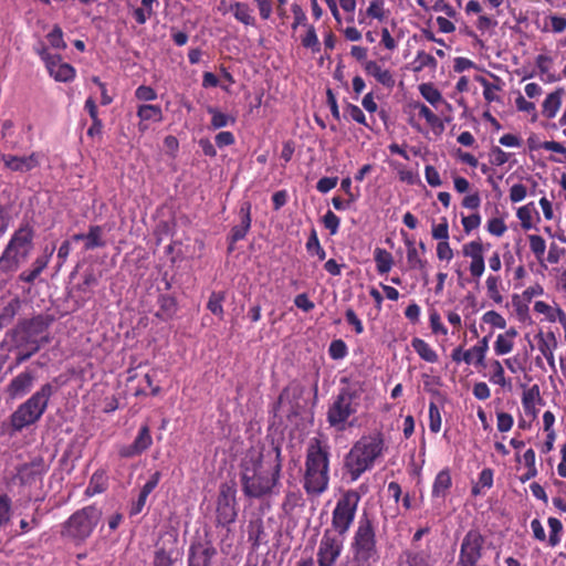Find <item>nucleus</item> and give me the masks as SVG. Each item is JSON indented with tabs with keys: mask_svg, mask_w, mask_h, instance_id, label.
Returning <instances> with one entry per match:
<instances>
[{
	"mask_svg": "<svg viewBox=\"0 0 566 566\" xmlns=\"http://www.w3.org/2000/svg\"><path fill=\"white\" fill-rule=\"evenodd\" d=\"M534 311L545 315L546 319L552 323L556 321L560 323L562 314H566L560 307H552L543 301L534 303Z\"/></svg>",
	"mask_w": 566,
	"mask_h": 566,
	"instance_id": "72a5a7b5",
	"label": "nucleus"
},
{
	"mask_svg": "<svg viewBox=\"0 0 566 566\" xmlns=\"http://www.w3.org/2000/svg\"><path fill=\"white\" fill-rule=\"evenodd\" d=\"M484 537L476 530H470L463 537L460 554L459 566H479L482 558Z\"/></svg>",
	"mask_w": 566,
	"mask_h": 566,
	"instance_id": "f8f14e48",
	"label": "nucleus"
},
{
	"mask_svg": "<svg viewBox=\"0 0 566 566\" xmlns=\"http://www.w3.org/2000/svg\"><path fill=\"white\" fill-rule=\"evenodd\" d=\"M374 260L379 274H387L394 265V258L391 253L382 248L375 249Z\"/></svg>",
	"mask_w": 566,
	"mask_h": 566,
	"instance_id": "c85d7f7f",
	"label": "nucleus"
},
{
	"mask_svg": "<svg viewBox=\"0 0 566 566\" xmlns=\"http://www.w3.org/2000/svg\"><path fill=\"white\" fill-rule=\"evenodd\" d=\"M21 308V302L19 298H12L7 305L2 308L0 313V322L4 324H9L14 316L19 313Z\"/></svg>",
	"mask_w": 566,
	"mask_h": 566,
	"instance_id": "ea45409f",
	"label": "nucleus"
},
{
	"mask_svg": "<svg viewBox=\"0 0 566 566\" xmlns=\"http://www.w3.org/2000/svg\"><path fill=\"white\" fill-rule=\"evenodd\" d=\"M46 471V467L41 458L34 459L30 463L22 464L19 467L17 472V479L23 485L32 484L35 480L42 476Z\"/></svg>",
	"mask_w": 566,
	"mask_h": 566,
	"instance_id": "aec40b11",
	"label": "nucleus"
},
{
	"mask_svg": "<svg viewBox=\"0 0 566 566\" xmlns=\"http://www.w3.org/2000/svg\"><path fill=\"white\" fill-rule=\"evenodd\" d=\"M106 240L104 239V229L101 226H91L85 233L84 249L86 251L97 248H104Z\"/></svg>",
	"mask_w": 566,
	"mask_h": 566,
	"instance_id": "cd10ccee",
	"label": "nucleus"
},
{
	"mask_svg": "<svg viewBox=\"0 0 566 566\" xmlns=\"http://www.w3.org/2000/svg\"><path fill=\"white\" fill-rule=\"evenodd\" d=\"M306 249H307L308 253L317 255V258L321 261H323L326 258V252L322 248L315 231L312 233L311 238L308 239V241L306 243Z\"/></svg>",
	"mask_w": 566,
	"mask_h": 566,
	"instance_id": "864d4df0",
	"label": "nucleus"
},
{
	"mask_svg": "<svg viewBox=\"0 0 566 566\" xmlns=\"http://www.w3.org/2000/svg\"><path fill=\"white\" fill-rule=\"evenodd\" d=\"M323 223L329 230V233L334 235L338 232L340 219L333 211L328 210L323 217Z\"/></svg>",
	"mask_w": 566,
	"mask_h": 566,
	"instance_id": "13d9d810",
	"label": "nucleus"
},
{
	"mask_svg": "<svg viewBox=\"0 0 566 566\" xmlns=\"http://www.w3.org/2000/svg\"><path fill=\"white\" fill-rule=\"evenodd\" d=\"M482 319L484 323L491 324L497 328H504L506 326V321L504 317L495 311H489L484 313Z\"/></svg>",
	"mask_w": 566,
	"mask_h": 566,
	"instance_id": "bf43d9fd",
	"label": "nucleus"
},
{
	"mask_svg": "<svg viewBox=\"0 0 566 566\" xmlns=\"http://www.w3.org/2000/svg\"><path fill=\"white\" fill-rule=\"evenodd\" d=\"M35 377L31 371H22L11 379L7 386V392L11 399L25 396L33 387Z\"/></svg>",
	"mask_w": 566,
	"mask_h": 566,
	"instance_id": "6ab92c4d",
	"label": "nucleus"
},
{
	"mask_svg": "<svg viewBox=\"0 0 566 566\" xmlns=\"http://www.w3.org/2000/svg\"><path fill=\"white\" fill-rule=\"evenodd\" d=\"M56 379L52 382H45L39 387L24 402L18 406L10 416V426L13 431L36 423L48 409L51 397L57 391Z\"/></svg>",
	"mask_w": 566,
	"mask_h": 566,
	"instance_id": "20e7f679",
	"label": "nucleus"
},
{
	"mask_svg": "<svg viewBox=\"0 0 566 566\" xmlns=\"http://www.w3.org/2000/svg\"><path fill=\"white\" fill-rule=\"evenodd\" d=\"M33 249V233L29 227L19 228L0 255V272L10 274L24 263Z\"/></svg>",
	"mask_w": 566,
	"mask_h": 566,
	"instance_id": "423d86ee",
	"label": "nucleus"
},
{
	"mask_svg": "<svg viewBox=\"0 0 566 566\" xmlns=\"http://www.w3.org/2000/svg\"><path fill=\"white\" fill-rule=\"evenodd\" d=\"M151 444L153 438L150 430L149 427L145 424L140 427L138 434L134 439L133 443L119 447L118 454L122 458H134L148 450Z\"/></svg>",
	"mask_w": 566,
	"mask_h": 566,
	"instance_id": "a211bd4d",
	"label": "nucleus"
},
{
	"mask_svg": "<svg viewBox=\"0 0 566 566\" xmlns=\"http://www.w3.org/2000/svg\"><path fill=\"white\" fill-rule=\"evenodd\" d=\"M344 115L358 124L368 126L364 112L357 105L348 104L344 111Z\"/></svg>",
	"mask_w": 566,
	"mask_h": 566,
	"instance_id": "5fc2aeb1",
	"label": "nucleus"
},
{
	"mask_svg": "<svg viewBox=\"0 0 566 566\" xmlns=\"http://www.w3.org/2000/svg\"><path fill=\"white\" fill-rule=\"evenodd\" d=\"M359 501L360 495L356 490L345 491L337 500L332 512L331 527L325 531H332V533H336L346 538L354 523Z\"/></svg>",
	"mask_w": 566,
	"mask_h": 566,
	"instance_id": "6e6552de",
	"label": "nucleus"
},
{
	"mask_svg": "<svg viewBox=\"0 0 566 566\" xmlns=\"http://www.w3.org/2000/svg\"><path fill=\"white\" fill-rule=\"evenodd\" d=\"M50 45L57 50L66 48V43L63 40V31L59 25H54L52 31L46 35Z\"/></svg>",
	"mask_w": 566,
	"mask_h": 566,
	"instance_id": "de8ad7c7",
	"label": "nucleus"
},
{
	"mask_svg": "<svg viewBox=\"0 0 566 566\" xmlns=\"http://www.w3.org/2000/svg\"><path fill=\"white\" fill-rule=\"evenodd\" d=\"M208 113L211 115V128L220 129L235 123V118L231 115L220 112L216 107H208Z\"/></svg>",
	"mask_w": 566,
	"mask_h": 566,
	"instance_id": "473e14b6",
	"label": "nucleus"
},
{
	"mask_svg": "<svg viewBox=\"0 0 566 566\" xmlns=\"http://www.w3.org/2000/svg\"><path fill=\"white\" fill-rule=\"evenodd\" d=\"M431 234L439 242L449 240V226L446 218H442L440 223L432 226Z\"/></svg>",
	"mask_w": 566,
	"mask_h": 566,
	"instance_id": "603ef678",
	"label": "nucleus"
},
{
	"mask_svg": "<svg viewBox=\"0 0 566 566\" xmlns=\"http://www.w3.org/2000/svg\"><path fill=\"white\" fill-rule=\"evenodd\" d=\"M217 549L209 541L193 542L189 547L188 566H212Z\"/></svg>",
	"mask_w": 566,
	"mask_h": 566,
	"instance_id": "f3484780",
	"label": "nucleus"
},
{
	"mask_svg": "<svg viewBox=\"0 0 566 566\" xmlns=\"http://www.w3.org/2000/svg\"><path fill=\"white\" fill-rule=\"evenodd\" d=\"M160 478H161V474L159 471H156L150 475L149 480L142 488L137 501L135 503H133V505H132V509H130L132 515L139 514L143 511L148 495L158 485Z\"/></svg>",
	"mask_w": 566,
	"mask_h": 566,
	"instance_id": "4be33fe9",
	"label": "nucleus"
},
{
	"mask_svg": "<svg viewBox=\"0 0 566 566\" xmlns=\"http://www.w3.org/2000/svg\"><path fill=\"white\" fill-rule=\"evenodd\" d=\"M302 45L311 49L314 53L319 51V41L313 25H307L306 34L302 38Z\"/></svg>",
	"mask_w": 566,
	"mask_h": 566,
	"instance_id": "c03bdc74",
	"label": "nucleus"
},
{
	"mask_svg": "<svg viewBox=\"0 0 566 566\" xmlns=\"http://www.w3.org/2000/svg\"><path fill=\"white\" fill-rule=\"evenodd\" d=\"M488 295L495 303L500 304L503 302V296L500 292L501 279L497 275H489L485 280Z\"/></svg>",
	"mask_w": 566,
	"mask_h": 566,
	"instance_id": "4c0bfd02",
	"label": "nucleus"
},
{
	"mask_svg": "<svg viewBox=\"0 0 566 566\" xmlns=\"http://www.w3.org/2000/svg\"><path fill=\"white\" fill-rule=\"evenodd\" d=\"M531 251L535 254L536 259L541 261L546 250V242L541 235H528Z\"/></svg>",
	"mask_w": 566,
	"mask_h": 566,
	"instance_id": "49530a36",
	"label": "nucleus"
},
{
	"mask_svg": "<svg viewBox=\"0 0 566 566\" xmlns=\"http://www.w3.org/2000/svg\"><path fill=\"white\" fill-rule=\"evenodd\" d=\"M365 71L367 74L374 76L381 85L388 88L394 87L395 78L389 70L382 69L377 62L366 61Z\"/></svg>",
	"mask_w": 566,
	"mask_h": 566,
	"instance_id": "393cba45",
	"label": "nucleus"
},
{
	"mask_svg": "<svg viewBox=\"0 0 566 566\" xmlns=\"http://www.w3.org/2000/svg\"><path fill=\"white\" fill-rule=\"evenodd\" d=\"M14 124L11 119H6L1 124V138L4 142L6 148L15 150L20 147L19 140L14 138Z\"/></svg>",
	"mask_w": 566,
	"mask_h": 566,
	"instance_id": "2f4dec72",
	"label": "nucleus"
},
{
	"mask_svg": "<svg viewBox=\"0 0 566 566\" xmlns=\"http://www.w3.org/2000/svg\"><path fill=\"white\" fill-rule=\"evenodd\" d=\"M407 261L409 268L412 270L424 271L427 266V261L423 260L417 249H408L407 250Z\"/></svg>",
	"mask_w": 566,
	"mask_h": 566,
	"instance_id": "8fccbe9b",
	"label": "nucleus"
},
{
	"mask_svg": "<svg viewBox=\"0 0 566 566\" xmlns=\"http://www.w3.org/2000/svg\"><path fill=\"white\" fill-rule=\"evenodd\" d=\"M462 254L471 260L470 274L474 279H480L485 270L484 247L481 240H473L462 247Z\"/></svg>",
	"mask_w": 566,
	"mask_h": 566,
	"instance_id": "dca6fc26",
	"label": "nucleus"
},
{
	"mask_svg": "<svg viewBox=\"0 0 566 566\" xmlns=\"http://www.w3.org/2000/svg\"><path fill=\"white\" fill-rule=\"evenodd\" d=\"M223 300H224L223 293L212 292L209 297L208 304H207L208 310L212 314L219 316L220 318L223 317V307H222Z\"/></svg>",
	"mask_w": 566,
	"mask_h": 566,
	"instance_id": "37998d69",
	"label": "nucleus"
},
{
	"mask_svg": "<svg viewBox=\"0 0 566 566\" xmlns=\"http://www.w3.org/2000/svg\"><path fill=\"white\" fill-rule=\"evenodd\" d=\"M12 500L7 494H0V530L6 528L12 518Z\"/></svg>",
	"mask_w": 566,
	"mask_h": 566,
	"instance_id": "c9c22d12",
	"label": "nucleus"
},
{
	"mask_svg": "<svg viewBox=\"0 0 566 566\" xmlns=\"http://www.w3.org/2000/svg\"><path fill=\"white\" fill-rule=\"evenodd\" d=\"M486 229L491 234L502 237L507 228L502 219L493 218L488 221Z\"/></svg>",
	"mask_w": 566,
	"mask_h": 566,
	"instance_id": "680f3d73",
	"label": "nucleus"
},
{
	"mask_svg": "<svg viewBox=\"0 0 566 566\" xmlns=\"http://www.w3.org/2000/svg\"><path fill=\"white\" fill-rule=\"evenodd\" d=\"M562 90L555 91L546 96L543 103V115L546 118H554L562 105Z\"/></svg>",
	"mask_w": 566,
	"mask_h": 566,
	"instance_id": "c756f323",
	"label": "nucleus"
},
{
	"mask_svg": "<svg viewBox=\"0 0 566 566\" xmlns=\"http://www.w3.org/2000/svg\"><path fill=\"white\" fill-rule=\"evenodd\" d=\"M497 430L501 432H507L512 429L514 420L510 413L499 412L497 416Z\"/></svg>",
	"mask_w": 566,
	"mask_h": 566,
	"instance_id": "69168bd1",
	"label": "nucleus"
},
{
	"mask_svg": "<svg viewBox=\"0 0 566 566\" xmlns=\"http://www.w3.org/2000/svg\"><path fill=\"white\" fill-rule=\"evenodd\" d=\"M53 252L54 248H45L43 254L34 260L31 269L20 273L19 280L25 283H33L41 272L48 266Z\"/></svg>",
	"mask_w": 566,
	"mask_h": 566,
	"instance_id": "412c9836",
	"label": "nucleus"
},
{
	"mask_svg": "<svg viewBox=\"0 0 566 566\" xmlns=\"http://www.w3.org/2000/svg\"><path fill=\"white\" fill-rule=\"evenodd\" d=\"M42 154L33 151L28 156H18L0 153V160L3 167L11 172L27 174L38 168L42 160Z\"/></svg>",
	"mask_w": 566,
	"mask_h": 566,
	"instance_id": "2eb2a0df",
	"label": "nucleus"
},
{
	"mask_svg": "<svg viewBox=\"0 0 566 566\" xmlns=\"http://www.w3.org/2000/svg\"><path fill=\"white\" fill-rule=\"evenodd\" d=\"M44 62L49 74L57 82H70L75 76L74 67L62 61L60 55L51 54L44 45L35 49Z\"/></svg>",
	"mask_w": 566,
	"mask_h": 566,
	"instance_id": "ddd939ff",
	"label": "nucleus"
},
{
	"mask_svg": "<svg viewBox=\"0 0 566 566\" xmlns=\"http://www.w3.org/2000/svg\"><path fill=\"white\" fill-rule=\"evenodd\" d=\"M385 449V439L380 432L360 437L344 460V468L350 481L358 480L365 472L371 470L384 455Z\"/></svg>",
	"mask_w": 566,
	"mask_h": 566,
	"instance_id": "7ed1b4c3",
	"label": "nucleus"
},
{
	"mask_svg": "<svg viewBox=\"0 0 566 566\" xmlns=\"http://www.w3.org/2000/svg\"><path fill=\"white\" fill-rule=\"evenodd\" d=\"M345 537L324 531L317 546V566H335L344 551Z\"/></svg>",
	"mask_w": 566,
	"mask_h": 566,
	"instance_id": "9b49d317",
	"label": "nucleus"
},
{
	"mask_svg": "<svg viewBox=\"0 0 566 566\" xmlns=\"http://www.w3.org/2000/svg\"><path fill=\"white\" fill-rule=\"evenodd\" d=\"M492 369V374L490 376V381L494 385H499L501 387L511 388V381L507 380L504 376V369L499 360H493L490 365Z\"/></svg>",
	"mask_w": 566,
	"mask_h": 566,
	"instance_id": "e433bc0d",
	"label": "nucleus"
},
{
	"mask_svg": "<svg viewBox=\"0 0 566 566\" xmlns=\"http://www.w3.org/2000/svg\"><path fill=\"white\" fill-rule=\"evenodd\" d=\"M328 453L315 440L307 449L304 489L308 494L319 495L328 486Z\"/></svg>",
	"mask_w": 566,
	"mask_h": 566,
	"instance_id": "39448f33",
	"label": "nucleus"
},
{
	"mask_svg": "<svg viewBox=\"0 0 566 566\" xmlns=\"http://www.w3.org/2000/svg\"><path fill=\"white\" fill-rule=\"evenodd\" d=\"M359 406V391L347 387L343 388L327 411V421L331 427L343 431L350 416L355 415Z\"/></svg>",
	"mask_w": 566,
	"mask_h": 566,
	"instance_id": "9d476101",
	"label": "nucleus"
},
{
	"mask_svg": "<svg viewBox=\"0 0 566 566\" xmlns=\"http://www.w3.org/2000/svg\"><path fill=\"white\" fill-rule=\"evenodd\" d=\"M52 322L53 317L50 315H36L29 319H21L13 329L7 333V337L11 340V350L17 353V366L30 359L41 349L42 345L50 342L45 333Z\"/></svg>",
	"mask_w": 566,
	"mask_h": 566,
	"instance_id": "f03ea898",
	"label": "nucleus"
},
{
	"mask_svg": "<svg viewBox=\"0 0 566 566\" xmlns=\"http://www.w3.org/2000/svg\"><path fill=\"white\" fill-rule=\"evenodd\" d=\"M430 326L433 333L436 334H442L447 335L448 329L444 327V325L441 323V317L438 312L433 311L430 313L429 316Z\"/></svg>",
	"mask_w": 566,
	"mask_h": 566,
	"instance_id": "338daca9",
	"label": "nucleus"
},
{
	"mask_svg": "<svg viewBox=\"0 0 566 566\" xmlns=\"http://www.w3.org/2000/svg\"><path fill=\"white\" fill-rule=\"evenodd\" d=\"M452 485V479L448 469L441 470L433 481L432 497L442 499L447 496L449 489Z\"/></svg>",
	"mask_w": 566,
	"mask_h": 566,
	"instance_id": "a878e982",
	"label": "nucleus"
},
{
	"mask_svg": "<svg viewBox=\"0 0 566 566\" xmlns=\"http://www.w3.org/2000/svg\"><path fill=\"white\" fill-rule=\"evenodd\" d=\"M483 85V96L488 102H495L499 101L500 97L496 95V92L500 90V87L496 84L490 83L486 80H482Z\"/></svg>",
	"mask_w": 566,
	"mask_h": 566,
	"instance_id": "0e129e2a",
	"label": "nucleus"
},
{
	"mask_svg": "<svg viewBox=\"0 0 566 566\" xmlns=\"http://www.w3.org/2000/svg\"><path fill=\"white\" fill-rule=\"evenodd\" d=\"M235 517V490L222 484L217 501V521L221 525H228L233 523Z\"/></svg>",
	"mask_w": 566,
	"mask_h": 566,
	"instance_id": "4468645a",
	"label": "nucleus"
},
{
	"mask_svg": "<svg viewBox=\"0 0 566 566\" xmlns=\"http://www.w3.org/2000/svg\"><path fill=\"white\" fill-rule=\"evenodd\" d=\"M429 428L434 433L441 429V415L434 402L429 403Z\"/></svg>",
	"mask_w": 566,
	"mask_h": 566,
	"instance_id": "3c124183",
	"label": "nucleus"
},
{
	"mask_svg": "<svg viewBox=\"0 0 566 566\" xmlns=\"http://www.w3.org/2000/svg\"><path fill=\"white\" fill-rule=\"evenodd\" d=\"M230 11H232L234 18L239 22L245 25L254 24V18L252 17L251 9L247 3L235 2L230 7Z\"/></svg>",
	"mask_w": 566,
	"mask_h": 566,
	"instance_id": "f704fd0d",
	"label": "nucleus"
},
{
	"mask_svg": "<svg viewBox=\"0 0 566 566\" xmlns=\"http://www.w3.org/2000/svg\"><path fill=\"white\" fill-rule=\"evenodd\" d=\"M481 224V217L479 213H473L462 218V226L467 233H470Z\"/></svg>",
	"mask_w": 566,
	"mask_h": 566,
	"instance_id": "774afa93",
	"label": "nucleus"
},
{
	"mask_svg": "<svg viewBox=\"0 0 566 566\" xmlns=\"http://www.w3.org/2000/svg\"><path fill=\"white\" fill-rule=\"evenodd\" d=\"M135 96L139 101L151 102L157 98V93L150 86L140 85L136 88Z\"/></svg>",
	"mask_w": 566,
	"mask_h": 566,
	"instance_id": "e2e57ef3",
	"label": "nucleus"
},
{
	"mask_svg": "<svg viewBox=\"0 0 566 566\" xmlns=\"http://www.w3.org/2000/svg\"><path fill=\"white\" fill-rule=\"evenodd\" d=\"M549 526V537L548 543L552 547H555L560 542V533L563 531L562 522L556 517H549L548 521Z\"/></svg>",
	"mask_w": 566,
	"mask_h": 566,
	"instance_id": "a19ab883",
	"label": "nucleus"
},
{
	"mask_svg": "<svg viewBox=\"0 0 566 566\" xmlns=\"http://www.w3.org/2000/svg\"><path fill=\"white\" fill-rule=\"evenodd\" d=\"M102 520V511L88 505L74 512L62 525L63 537L81 544L86 541Z\"/></svg>",
	"mask_w": 566,
	"mask_h": 566,
	"instance_id": "0eeeda50",
	"label": "nucleus"
},
{
	"mask_svg": "<svg viewBox=\"0 0 566 566\" xmlns=\"http://www.w3.org/2000/svg\"><path fill=\"white\" fill-rule=\"evenodd\" d=\"M242 492L250 499L277 495L281 485L282 458L277 446L251 448L240 464Z\"/></svg>",
	"mask_w": 566,
	"mask_h": 566,
	"instance_id": "f257e3e1",
	"label": "nucleus"
},
{
	"mask_svg": "<svg viewBox=\"0 0 566 566\" xmlns=\"http://www.w3.org/2000/svg\"><path fill=\"white\" fill-rule=\"evenodd\" d=\"M376 530L373 518L363 513L357 522V527L350 543L353 556L364 562H370L377 556Z\"/></svg>",
	"mask_w": 566,
	"mask_h": 566,
	"instance_id": "1a4fd4ad",
	"label": "nucleus"
},
{
	"mask_svg": "<svg viewBox=\"0 0 566 566\" xmlns=\"http://www.w3.org/2000/svg\"><path fill=\"white\" fill-rule=\"evenodd\" d=\"M419 91L422 97L433 106L442 102L441 93L431 83L421 84Z\"/></svg>",
	"mask_w": 566,
	"mask_h": 566,
	"instance_id": "58836bf2",
	"label": "nucleus"
},
{
	"mask_svg": "<svg viewBox=\"0 0 566 566\" xmlns=\"http://www.w3.org/2000/svg\"><path fill=\"white\" fill-rule=\"evenodd\" d=\"M415 63L417 64L415 66V71H417V72L423 70L424 67H432V69H434L437 66L436 59L431 54H428V53H426L423 51H419L417 53V56L415 59Z\"/></svg>",
	"mask_w": 566,
	"mask_h": 566,
	"instance_id": "09e8293b",
	"label": "nucleus"
},
{
	"mask_svg": "<svg viewBox=\"0 0 566 566\" xmlns=\"http://www.w3.org/2000/svg\"><path fill=\"white\" fill-rule=\"evenodd\" d=\"M412 348L415 352L426 361L428 363H437L438 355L432 349V347L421 338H413L411 342Z\"/></svg>",
	"mask_w": 566,
	"mask_h": 566,
	"instance_id": "7c9ffc66",
	"label": "nucleus"
},
{
	"mask_svg": "<svg viewBox=\"0 0 566 566\" xmlns=\"http://www.w3.org/2000/svg\"><path fill=\"white\" fill-rule=\"evenodd\" d=\"M137 116L140 119L138 124V128L140 132H145L147 129V125L145 122H161L163 120V111L159 105L153 104H142L138 106Z\"/></svg>",
	"mask_w": 566,
	"mask_h": 566,
	"instance_id": "b1692460",
	"label": "nucleus"
},
{
	"mask_svg": "<svg viewBox=\"0 0 566 566\" xmlns=\"http://www.w3.org/2000/svg\"><path fill=\"white\" fill-rule=\"evenodd\" d=\"M410 107L418 109L419 115L422 116L430 126L434 127L440 123L439 117L424 104L416 102L411 104Z\"/></svg>",
	"mask_w": 566,
	"mask_h": 566,
	"instance_id": "a18cd8bd",
	"label": "nucleus"
},
{
	"mask_svg": "<svg viewBox=\"0 0 566 566\" xmlns=\"http://www.w3.org/2000/svg\"><path fill=\"white\" fill-rule=\"evenodd\" d=\"M533 212H535L533 203H528L526 206L518 208L516 214L524 230H530L533 228Z\"/></svg>",
	"mask_w": 566,
	"mask_h": 566,
	"instance_id": "79ce46f5",
	"label": "nucleus"
},
{
	"mask_svg": "<svg viewBox=\"0 0 566 566\" xmlns=\"http://www.w3.org/2000/svg\"><path fill=\"white\" fill-rule=\"evenodd\" d=\"M251 205L249 202H244L240 208L241 223L233 227L231 230V244L237 241L244 239L250 227H251V216H250ZM232 245H230V250H232Z\"/></svg>",
	"mask_w": 566,
	"mask_h": 566,
	"instance_id": "5701e85b",
	"label": "nucleus"
},
{
	"mask_svg": "<svg viewBox=\"0 0 566 566\" xmlns=\"http://www.w3.org/2000/svg\"><path fill=\"white\" fill-rule=\"evenodd\" d=\"M536 66L538 67L539 72L542 74H547L548 75V81H555L556 78L553 76V75H549V70H551V66L553 64V59L548 55H545V54H539L537 57H536Z\"/></svg>",
	"mask_w": 566,
	"mask_h": 566,
	"instance_id": "052dcab7",
	"label": "nucleus"
},
{
	"mask_svg": "<svg viewBox=\"0 0 566 566\" xmlns=\"http://www.w3.org/2000/svg\"><path fill=\"white\" fill-rule=\"evenodd\" d=\"M408 566H433L434 559L429 549H409L405 552Z\"/></svg>",
	"mask_w": 566,
	"mask_h": 566,
	"instance_id": "bb28decb",
	"label": "nucleus"
},
{
	"mask_svg": "<svg viewBox=\"0 0 566 566\" xmlns=\"http://www.w3.org/2000/svg\"><path fill=\"white\" fill-rule=\"evenodd\" d=\"M328 353L333 359H343L347 355V346L342 339L333 340Z\"/></svg>",
	"mask_w": 566,
	"mask_h": 566,
	"instance_id": "4d7b16f0",
	"label": "nucleus"
},
{
	"mask_svg": "<svg viewBox=\"0 0 566 566\" xmlns=\"http://www.w3.org/2000/svg\"><path fill=\"white\" fill-rule=\"evenodd\" d=\"M514 346V342L505 338L503 335H497L496 340L494 343V352L496 355L502 356L512 352Z\"/></svg>",
	"mask_w": 566,
	"mask_h": 566,
	"instance_id": "6e6d98bb",
	"label": "nucleus"
}]
</instances>
